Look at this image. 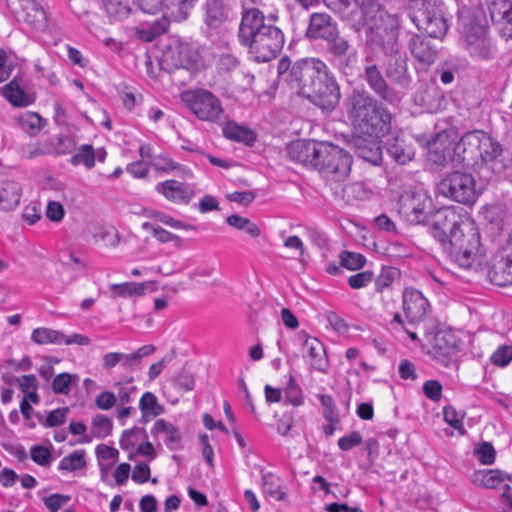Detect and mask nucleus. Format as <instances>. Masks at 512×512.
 I'll list each match as a JSON object with an SVG mask.
<instances>
[{
	"mask_svg": "<svg viewBox=\"0 0 512 512\" xmlns=\"http://www.w3.org/2000/svg\"><path fill=\"white\" fill-rule=\"evenodd\" d=\"M239 43L249 49L258 63L275 59L283 49L285 37L276 25L267 22L258 8L244 9L238 28Z\"/></svg>",
	"mask_w": 512,
	"mask_h": 512,
	"instance_id": "1",
	"label": "nucleus"
},
{
	"mask_svg": "<svg viewBox=\"0 0 512 512\" xmlns=\"http://www.w3.org/2000/svg\"><path fill=\"white\" fill-rule=\"evenodd\" d=\"M343 107L351 125L371 137H384L391 130V113L368 91L353 89L344 99Z\"/></svg>",
	"mask_w": 512,
	"mask_h": 512,
	"instance_id": "2",
	"label": "nucleus"
},
{
	"mask_svg": "<svg viewBox=\"0 0 512 512\" xmlns=\"http://www.w3.org/2000/svg\"><path fill=\"white\" fill-rule=\"evenodd\" d=\"M455 153L465 167L480 171L501 155L502 146L487 132L473 130L460 138Z\"/></svg>",
	"mask_w": 512,
	"mask_h": 512,
	"instance_id": "3",
	"label": "nucleus"
},
{
	"mask_svg": "<svg viewBox=\"0 0 512 512\" xmlns=\"http://www.w3.org/2000/svg\"><path fill=\"white\" fill-rule=\"evenodd\" d=\"M402 309L407 321L397 312L390 320L389 327L399 337L407 335L416 342L419 339L414 326L426 319L431 310L430 303L420 290L408 287L402 293Z\"/></svg>",
	"mask_w": 512,
	"mask_h": 512,
	"instance_id": "4",
	"label": "nucleus"
},
{
	"mask_svg": "<svg viewBox=\"0 0 512 512\" xmlns=\"http://www.w3.org/2000/svg\"><path fill=\"white\" fill-rule=\"evenodd\" d=\"M448 258L461 268H470L476 257L481 254L480 234L473 222H462L458 230L449 234L441 244Z\"/></svg>",
	"mask_w": 512,
	"mask_h": 512,
	"instance_id": "5",
	"label": "nucleus"
},
{
	"mask_svg": "<svg viewBox=\"0 0 512 512\" xmlns=\"http://www.w3.org/2000/svg\"><path fill=\"white\" fill-rule=\"evenodd\" d=\"M327 6L356 31L365 27L369 31L378 28L381 11L379 5L372 0H328Z\"/></svg>",
	"mask_w": 512,
	"mask_h": 512,
	"instance_id": "6",
	"label": "nucleus"
},
{
	"mask_svg": "<svg viewBox=\"0 0 512 512\" xmlns=\"http://www.w3.org/2000/svg\"><path fill=\"white\" fill-rule=\"evenodd\" d=\"M409 17L430 38L442 39L448 30L444 4L440 0H412Z\"/></svg>",
	"mask_w": 512,
	"mask_h": 512,
	"instance_id": "7",
	"label": "nucleus"
},
{
	"mask_svg": "<svg viewBox=\"0 0 512 512\" xmlns=\"http://www.w3.org/2000/svg\"><path fill=\"white\" fill-rule=\"evenodd\" d=\"M316 169L328 180L339 182L344 180L351 170V155L332 143L323 142L320 146Z\"/></svg>",
	"mask_w": 512,
	"mask_h": 512,
	"instance_id": "8",
	"label": "nucleus"
},
{
	"mask_svg": "<svg viewBox=\"0 0 512 512\" xmlns=\"http://www.w3.org/2000/svg\"><path fill=\"white\" fill-rule=\"evenodd\" d=\"M438 192L450 200L468 206L473 205L480 195L473 175L461 171L447 174L438 184Z\"/></svg>",
	"mask_w": 512,
	"mask_h": 512,
	"instance_id": "9",
	"label": "nucleus"
},
{
	"mask_svg": "<svg viewBox=\"0 0 512 512\" xmlns=\"http://www.w3.org/2000/svg\"><path fill=\"white\" fill-rule=\"evenodd\" d=\"M182 100L201 121L219 123L224 118L221 101L209 90L200 88L186 91Z\"/></svg>",
	"mask_w": 512,
	"mask_h": 512,
	"instance_id": "10",
	"label": "nucleus"
},
{
	"mask_svg": "<svg viewBox=\"0 0 512 512\" xmlns=\"http://www.w3.org/2000/svg\"><path fill=\"white\" fill-rule=\"evenodd\" d=\"M326 67V63L319 58L300 59L290 68L286 81L305 96Z\"/></svg>",
	"mask_w": 512,
	"mask_h": 512,
	"instance_id": "11",
	"label": "nucleus"
},
{
	"mask_svg": "<svg viewBox=\"0 0 512 512\" xmlns=\"http://www.w3.org/2000/svg\"><path fill=\"white\" fill-rule=\"evenodd\" d=\"M431 197L424 190L404 191L398 200V213L409 224H422L428 219Z\"/></svg>",
	"mask_w": 512,
	"mask_h": 512,
	"instance_id": "12",
	"label": "nucleus"
},
{
	"mask_svg": "<svg viewBox=\"0 0 512 512\" xmlns=\"http://www.w3.org/2000/svg\"><path fill=\"white\" fill-rule=\"evenodd\" d=\"M461 33L465 39L466 49L471 56L479 59L491 57V41L487 37V27L474 16H464L461 19Z\"/></svg>",
	"mask_w": 512,
	"mask_h": 512,
	"instance_id": "13",
	"label": "nucleus"
},
{
	"mask_svg": "<svg viewBox=\"0 0 512 512\" xmlns=\"http://www.w3.org/2000/svg\"><path fill=\"white\" fill-rule=\"evenodd\" d=\"M304 97L323 111H332L337 106L340 87L328 66Z\"/></svg>",
	"mask_w": 512,
	"mask_h": 512,
	"instance_id": "14",
	"label": "nucleus"
},
{
	"mask_svg": "<svg viewBox=\"0 0 512 512\" xmlns=\"http://www.w3.org/2000/svg\"><path fill=\"white\" fill-rule=\"evenodd\" d=\"M199 61V52L194 44L176 41L162 53L159 65L162 70L172 72L174 69H194Z\"/></svg>",
	"mask_w": 512,
	"mask_h": 512,
	"instance_id": "15",
	"label": "nucleus"
},
{
	"mask_svg": "<svg viewBox=\"0 0 512 512\" xmlns=\"http://www.w3.org/2000/svg\"><path fill=\"white\" fill-rule=\"evenodd\" d=\"M202 12L206 32L217 33L235 19V0H205Z\"/></svg>",
	"mask_w": 512,
	"mask_h": 512,
	"instance_id": "16",
	"label": "nucleus"
},
{
	"mask_svg": "<svg viewBox=\"0 0 512 512\" xmlns=\"http://www.w3.org/2000/svg\"><path fill=\"white\" fill-rule=\"evenodd\" d=\"M8 7L17 21L26 24L35 32H44L48 27L47 13L41 0H7Z\"/></svg>",
	"mask_w": 512,
	"mask_h": 512,
	"instance_id": "17",
	"label": "nucleus"
},
{
	"mask_svg": "<svg viewBox=\"0 0 512 512\" xmlns=\"http://www.w3.org/2000/svg\"><path fill=\"white\" fill-rule=\"evenodd\" d=\"M322 144L323 142L314 140L299 139L293 141L286 148L287 156L293 162L315 168Z\"/></svg>",
	"mask_w": 512,
	"mask_h": 512,
	"instance_id": "18",
	"label": "nucleus"
},
{
	"mask_svg": "<svg viewBox=\"0 0 512 512\" xmlns=\"http://www.w3.org/2000/svg\"><path fill=\"white\" fill-rule=\"evenodd\" d=\"M462 222L454 209L448 207L438 210L431 228L433 238L441 245L449 238V234L458 230Z\"/></svg>",
	"mask_w": 512,
	"mask_h": 512,
	"instance_id": "19",
	"label": "nucleus"
},
{
	"mask_svg": "<svg viewBox=\"0 0 512 512\" xmlns=\"http://www.w3.org/2000/svg\"><path fill=\"white\" fill-rule=\"evenodd\" d=\"M362 77L368 87L384 101L394 103L398 100L396 92L389 87L376 64L367 65L364 68Z\"/></svg>",
	"mask_w": 512,
	"mask_h": 512,
	"instance_id": "20",
	"label": "nucleus"
},
{
	"mask_svg": "<svg viewBox=\"0 0 512 512\" xmlns=\"http://www.w3.org/2000/svg\"><path fill=\"white\" fill-rule=\"evenodd\" d=\"M303 358L308 362L310 368L322 374L329 371V360L324 344L314 337H306L303 342Z\"/></svg>",
	"mask_w": 512,
	"mask_h": 512,
	"instance_id": "21",
	"label": "nucleus"
},
{
	"mask_svg": "<svg viewBox=\"0 0 512 512\" xmlns=\"http://www.w3.org/2000/svg\"><path fill=\"white\" fill-rule=\"evenodd\" d=\"M155 191L175 204H188L194 196V190L189 185L174 179L157 183Z\"/></svg>",
	"mask_w": 512,
	"mask_h": 512,
	"instance_id": "22",
	"label": "nucleus"
},
{
	"mask_svg": "<svg viewBox=\"0 0 512 512\" xmlns=\"http://www.w3.org/2000/svg\"><path fill=\"white\" fill-rule=\"evenodd\" d=\"M338 29V24L328 13H312L305 36L310 40L324 41Z\"/></svg>",
	"mask_w": 512,
	"mask_h": 512,
	"instance_id": "23",
	"label": "nucleus"
},
{
	"mask_svg": "<svg viewBox=\"0 0 512 512\" xmlns=\"http://www.w3.org/2000/svg\"><path fill=\"white\" fill-rule=\"evenodd\" d=\"M460 346L461 340L452 332L440 331L434 336L431 353L438 360L445 361L457 354Z\"/></svg>",
	"mask_w": 512,
	"mask_h": 512,
	"instance_id": "24",
	"label": "nucleus"
},
{
	"mask_svg": "<svg viewBox=\"0 0 512 512\" xmlns=\"http://www.w3.org/2000/svg\"><path fill=\"white\" fill-rule=\"evenodd\" d=\"M412 56L424 66L433 64L438 57V49L421 35H413L408 43Z\"/></svg>",
	"mask_w": 512,
	"mask_h": 512,
	"instance_id": "25",
	"label": "nucleus"
},
{
	"mask_svg": "<svg viewBox=\"0 0 512 512\" xmlns=\"http://www.w3.org/2000/svg\"><path fill=\"white\" fill-rule=\"evenodd\" d=\"M22 188L14 180H0V210L8 212L14 210L20 204Z\"/></svg>",
	"mask_w": 512,
	"mask_h": 512,
	"instance_id": "26",
	"label": "nucleus"
},
{
	"mask_svg": "<svg viewBox=\"0 0 512 512\" xmlns=\"http://www.w3.org/2000/svg\"><path fill=\"white\" fill-rule=\"evenodd\" d=\"M386 76L394 83L407 87L410 83L406 56L391 55L385 69Z\"/></svg>",
	"mask_w": 512,
	"mask_h": 512,
	"instance_id": "27",
	"label": "nucleus"
},
{
	"mask_svg": "<svg viewBox=\"0 0 512 512\" xmlns=\"http://www.w3.org/2000/svg\"><path fill=\"white\" fill-rule=\"evenodd\" d=\"M388 155L398 164L405 165L413 159L414 149L403 138L389 137L384 142Z\"/></svg>",
	"mask_w": 512,
	"mask_h": 512,
	"instance_id": "28",
	"label": "nucleus"
},
{
	"mask_svg": "<svg viewBox=\"0 0 512 512\" xmlns=\"http://www.w3.org/2000/svg\"><path fill=\"white\" fill-rule=\"evenodd\" d=\"M336 198L342 199L346 204L353 205L357 201L369 197V190L361 182H352L345 185L331 187Z\"/></svg>",
	"mask_w": 512,
	"mask_h": 512,
	"instance_id": "29",
	"label": "nucleus"
},
{
	"mask_svg": "<svg viewBox=\"0 0 512 512\" xmlns=\"http://www.w3.org/2000/svg\"><path fill=\"white\" fill-rule=\"evenodd\" d=\"M151 434L153 436L163 434V441L170 450H176L179 448L182 438L181 432L178 427L165 419H158L155 421L151 429Z\"/></svg>",
	"mask_w": 512,
	"mask_h": 512,
	"instance_id": "30",
	"label": "nucleus"
},
{
	"mask_svg": "<svg viewBox=\"0 0 512 512\" xmlns=\"http://www.w3.org/2000/svg\"><path fill=\"white\" fill-rule=\"evenodd\" d=\"M506 479L510 477L499 469L477 470L471 475L473 484L487 489L498 488Z\"/></svg>",
	"mask_w": 512,
	"mask_h": 512,
	"instance_id": "31",
	"label": "nucleus"
},
{
	"mask_svg": "<svg viewBox=\"0 0 512 512\" xmlns=\"http://www.w3.org/2000/svg\"><path fill=\"white\" fill-rule=\"evenodd\" d=\"M21 79L14 77L8 84L1 88L2 95L17 107H26L31 104L29 96L21 87Z\"/></svg>",
	"mask_w": 512,
	"mask_h": 512,
	"instance_id": "32",
	"label": "nucleus"
},
{
	"mask_svg": "<svg viewBox=\"0 0 512 512\" xmlns=\"http://www.w3.org/2000/svg\"><path fill=\"white\" fill-rule=\"evenodd\" d=\"M222 132L225 138L247 145H253L256 141V134L251 129L240 126L234 121L227 122L222 128Z\"/></svg>",
	"mask_w": 512,
	"mask_h": 512,
	"instance_id": "33",
	"label": "nucleus"
},
{
	"mask_svg": "<svg viewBox=\"0 0 512 512\" xmlns=\"http://www.w3.org/2000/svg\"><path fill=\"white\" fill-rule=\"evenodd\" d=\"M487 5L493 22L512 26V3L510 0H488Z\"/></svg>",
	"mask_w": 512,
	"mask_h": 512,
	"instance_id": "34",
	"label": "nucleus"
},
{
	"mask_svg": "<svg viewBox=\"0 0 512 512\" xmlns=\"http://www.w3.org/2000/svg\"><path fill=\"white\" fill-rule=\"evenodd\" d=\"M20 128L29 136H36L46 124V120L35 112L26 111L18 116Z\"/></svg>",
	"mask_w": 512,
	"mask_h": 512,
	"instance_id": "35",
	"label": "nucleus"
},
{
	"mask_svg": "<svg viewBox=\"0 0 512 512\" xmlns=\"http://www.w3.org/2000/svg\"><path fill=\"white\" fill-rule=\"evenodd\" d=\"M494 285L505 287L512 284V259L506 258L494 266L489 272Z\"/></svg>",
	"mask_w": 512,
	"mask_h": 512,
	"instance_id": "36",
	"label": "nucleus"
},
{
	"mask_svg": "<svg viewBox=\"0 0 512 512\" xmlns=\"http://www.w3.org/2000/svg\"><path fill=\"white\" fill-rule=\"evenodd\" d=\"M198 0H166L165 8L176 22L185 21Z\"/></svg>",
	"mask_w": 512,
	"mask_h": 512,
	"instance_id": "37",
	"label": "nucleus"
},
{
	"mask_svg": "<svg viewBox=\"0 0 512 512\" xmlns=\"http://www.w3.org/2000/svg\"><path fill=\"white\" fill-rule=\"evenodd\" d=\"M64 333L61 331L39 327L32 331L31 340L37 345H63Z\"/></svg>",
	"mask_w": 512,
	"mask_h": 512,
	"instance_id": "38",
	"label": "nucleus"
},
{
	"mask_svg": "<svg viewBox=\"0 0 512 512\" xmlns=\"http://www.w3.org/2000/svg\"><path fill=\"white\" fill-rule=\"evenodd\" d=\"M324 41L326 43V51L332 58H342L351 48L348 39L341 36L339 29Z\"/></svg>",
	"mask_w": 512,
	"mask_h": 512,
	"instance_id": "39",
	"label": "nucleus"
},
{
	"mask_svg": "<svg viewBox=\"0 0 512 512\" xmlns=\"http://www.w3.org/2000/svg\"><path fill=\"white\" fill-rule=\"evenodd\" d=\"M85 450H74L69 455L63 457L58 465L59 471L74 472L86 466Z\"/></svg>",
	"mask_w": 512,
	"mask_h": 512,
	"instance_id": "40",
	"label": "nucleus"
},
{
	"mask_svg": "<svg viewBox=\"0 0 512 512\" xmlns=\"http://www.w3.org/2000/svg\"><path fill=\"white\" fill-rule=\"evenodd\" d=\"M146 286V282H124L120 284H111L110 290L113 292L115 297L127 298L142 295Z\"/></svg>",
	"mask_w": 512,
	"mask_h": 512,
	"instance_id": "41",
	"label": "nucleus"
},
{
	"mask_svg": "<svg viewBox=\"0 0 512 512\" xmlns=\"http://www.w3.org/2000/svg\"><path fill=\"white\" fill-rule=\"evenodd\" d=\"M96 154L94 148L90 144L81 145L77 152L71 157L70 163L73 166L83 164L87 169L95 166Z\"/></svg>",
	"mask_w": 512,
	"mask_h": 512,
	"instance_id": "42",
	"label": "nucleus"
},
{
	"mask_svg": "<svg viewBox=\"0 0 512 512\" xmlns=\"http://www.w3.org/2000/svg\"><path fill=\"white\" fill-rule=\"evenodd\" d=\"M79 380L77 374L63 372L57 374L51 384L52 391L55 394L68 395L71 391L72 384H76Z\"/></svg>",
	"mask_w": 512,
	"mask_h": 512,
	"instance_id": "43",
	"label": "nucleus"
},
{
	"mask_svg": "<svg viewBox=\"0 0 512 512\" xmlns=\"http://www.w3.org/2000/svg\"><path fill=\"white\" fill-rule=\"evenodd\" d=\"M226 222L235 229L245 231L252 238H257L261 234V230L258 225L251 222L250 219L246 217L233 214L227 217Z\"/></svg>",
	"mask_w": 512,
	"mask_h": 512,
	"instance_id": "44",
	"label": "nucleus"
},
{
	"mask_svg": "<svg viewBox=\"0 0 512 512\" xmlns=\"http://www.w3.org/2000/svg\"><path fill=\"white\" fill-rule=\"evenodd\" d=\"M150 166L158 173L167 174L174 170L182 169V165L175 162L167 153H160L154 155L153 160L150 162ZM183 170H186L183 167Z\"/></svg>",
	"mask_w": 512,
	"mask_h": 512,
	"instance_id": "45",
	"label": "nucleus"
},
{
	"mask_svg": "<svg viewBox=\"0 0 512 512\" xmlns=\"http://www.w3.org/2000/svg\"><path fill=\"white\" fill-rule=\"evenodd\" d=\"M284 403L295 407L301 406L304 403L302 389L292 375L284 389Z\"/></svg>",
	"mask_w": 512,
	"mask_h": 512,
	"instance_id": "46",
	"label": "nucleus"
},
{
	"mask_svg": "<svg viewBox=\"0 0 512 512\" xmlns=\"http://www.w3.org/2000/svg\"><path fill=\"white\" fill-rule=\"evenodd\" d=\"M399 276V271L393 267H384L382 268L380 274L376 277L374 281L375 291L378 293H382L385 290L389 289L394 280Z\"/></svg>",
	"mask_w": 512,
	"mask_h": 512,
	"instance_id": "47",
	"label": "nucleus"
},
{
	"mask_svg": "<svg viewBox=\"0 0 512 512\" xmlns=\"http://www.w3.org/2000/svg\"><path fill=\"white\" fill-rule=\"evenodd\" d=\"M113 428L112 420L105 416L98 414L92 419V434L95 438L103 439L111 434Z\"/></svg>",
	"mask_w": 512,
	"mask_h": 512,
	"instance_id": "48",
	"label": "nucleus"
},
{
	"mask_svg": "<svg viewBox=\"0 0 512 512\" xmlns=\"http://www.w3.org/2000/svg\"><path fill=\"white\" fill-rule=\"evenodd\" d=\"M143 229H150L153 237L160 243L174 242L176 246H180L182 239L180 236L173 234L160 226H154L149 222H145L142 225Z\"/></svg>",
	"mask_w": 512,
	"mask_h": 512,
	"instance_id": "49",
	"label": "nucleus"
},
{
	"mask_svg": "<svg viewBox=\"0 0 512 512\" xmlns=\"http://www.w3.org/2000/svg\"><path fill=\"white\" fill-rule=\"evenodd\" d=\"M51 447H46L43 445H33L30 448V458L37 465L42 467H49L53 461V457L51 454Z\"/></svg>",
	"mask_w": 512,
	"mask_h": 512,
	"instance_id": "50",
	"label": "nucleus"
},
{
	"mask_svg": "<svg viewBox=\"0 0 512 512\" xmlns=\"http://www.w3.org/2000/svg\"><path fill=\"white\" fill-rule=\"evenodd\" d=\"M318 399L323 408V416L325 420L330 423H339V413L332 396L328 394H320Z\"/></svg>",
	"mask_w": 512,
	"mask_h": 512,
	"instance_id": "51",
	"label": "nucleus"
},
{
	"mask_svg": "<svg viewBox=\"0 0 512 512\" xmlns=\"http://www.w3.org/2000/svg\"><path fill=\"white\" fill-rule=\"evenodd\" d=\"M339 257L341 265L349 270L361 269L366 262V259L362 254L350 251L341 252Z\"/></svg>",
	"mask_w": 512,
	"mask_h": 512,
	"instance_id": "52",
	"label": "nucleus"
},
{
	"mask_svg": "<svg viewBox=\"0 0 512 512\" xmlns=\"http://www.w3.org/2000/svg\"><path fill=\"white\" fill-rule=\"evenodd\" d=\"M139 408L143 414L158 415L160 413L157 397L152 392H145L139 401Z\"/></svg>",
	"mask_w": 512,
	"mask_h": 512,
	"instance_id": "53",
	"label": "nucleus"
},
{
	"mask_svg": "<svg viewBox=\"0 0 512 512\" xmlns=\"http://www.w3.org/2000/svg\"><path fill=\"white\" fill-rule=\"evenodd\" d=\"M142 433H145V431L137 427L125 430L120 438L121 449L125 451L132 450L139 440V435Z\"/></svg>",
	"mask_w": 512,
	"mask_h": 512,
	"instance_id": "54",
	"label": "nucleus"
},
{
	"mask_svg": "<svg viewBox=\"0 0 512 512\" xmlns=\"http://www.w3.org/2000/svg\"><path fill=\"white\" fill-rule=\"evenodd\" d=\"M490 360L496 366H507L512 361V346H499L491 355Z\"/></svg>",
	"mask_w": 512,
	"mask_h": 512,
	"instance_id": "55",
	"label": "nucleus"
},
{
	"mask_svg": "<svg viewBox=\"0 0 512 512\" xmlns=\"http://www.w3.org/2000/svg\"><path fill=\"white\" fill-rule=\"evenodd\" d=\"M69 412L68 407L57 408L48 412L45 417L44 427L52 428L57 427L65 423L67 414Z\"/></svg>",
	"mask_w": 512,
	"mask_h": 512,
	"instance_id": "56",
	"label": "nucleus"
},
{
	"mask_svg": "<svg viewBox=\"0 0 512 512\" xmlns=\"http://www.w3.org/2000/svg\"><path fill=\"white\" fill-rule=\"evenodd\" d=\"M475 453L478 459L483 465H491L495 462L496 451L493 445L489 442L481 443L478 448L475 449Z\"/></svg>",
	"mask_w": 512,
	"mask_h": 512,
	"instance_id": "57",
	"label": "nucleus"
},
{
	"mask_svg": "<svg viewBox=\"0 0 512 512\" xmlns=\"http://www.w3.org/2000/svg\"><path fill=\"white\" fill-rule=\"evenodd\" d=\"M133 378L129 380V383L122 384L116 383L118 387V393L116 396L117 402L120 406H124L132 401L133 394L137 391V387L132 385Z\"/></svg>",
	"mask_w": 512,
	"mask_h": 512,
	"instance_id": "58",
	"label": "nucleus"
},
{
	"mask_svg": "<svg viewBox=\"0 0 512 512\" xmlns=\"http://www.w3.org/2000/svg\"><path fill=\"white\" fill-rule=\"evenodd\" d=\"M71 501L70 495L54 493L43 498L45 506L50 512H57L64 504Z\"/></svg>",
	"mask_w": 512,
	"mask_h": 512,
	"instance_id": "59",
	"label": "nucleus"
},
{
	"mask_svg": "<svg viewBox=\"0 0 512 512\" xmlns=\"http://www.w3.org/2000/svg\"><path fill=\"white\" fill-rule=\"evenodd\" d=\"M217 65L219 71L227 73L237 69L240 65V60L232 53H223L220 55Z\"/></svg>",
	"mask_w": 512,
	"mask_h": 512,
	"instance_id": "60",
	"label": "nucleus"
},
{
	"mask_svg": "<svg viewBox=\"0 0 512 512\" xmlns=\"http://www.w3.org/2000/svg\"><path fill=\"white\" fill-rule=\"evenodd\" d=\"M337 63L338 70L344 75L352 74L353 68L356 64L357 57L356 53L347 52L342 58H333Z\"/></svg>",
	"mask_w": 512,
	"mask_h": 512,
	"instance_id": "61",
	"label": "nucleus"
},
{
	"mask_svg": "<svg viewBox=\"0 0 512 512\" xmlns=\"http://www.w3.org/2000/svg\"><path fill=\"white\" fill-rule=\"evenodd\" d=\"M373 280V272L371 271H362L351 275L348 278V284L353 289H361L367 286Z\"/></svg>",
	"mask_w": 512,
	"mask_h": 512,
	"instance_id": "62",
	"label": "nucleus"
},
{
	"mask_svg": "<svg viewBox=\"0 0 512 512\" xmlns=\"http://www.w3.org/2000/svg\"><path fill=\"white\" fill-rule=\"evenodd\" d=\"M363 439L358 431H353L349 435L343 436L338 439V447L342 451H349L352 448L360 445Z\"/></svg>",
	"mask_w": 512,
	"mask_h": 512,
	"instance_id": "63",
	"label": "nucleus"
},
{
	"mask_svg": "<svg viewBox=\"0 0 512 512\" xmlns=\"http://www.w3.org/2000/svg\"><path fill=\"white\" fill-rule=\"evenodd\" d=\"M423 392L428 399L438 401L442 397V385L438 380H428L423 384Z\"/></svg>",
	"mask_w": 512,
	"mask_h": 512,
	"instance_id": "64",
	"label": "nucleus"
}]
</instances>
